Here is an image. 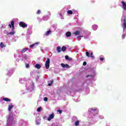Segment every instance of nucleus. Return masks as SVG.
<instances>
[{"label":"nucleus","instance_id":"37","mask_svg":"<svg viewBox=\"0 0 126 126\" xmlns=\"http://www.w3.org/2000/svg\"><path fill=\"white\" fill-rule=\"evenodd\" d=\"M87 63L86 62H84L83 63V65H86Z\"/></svg>","mask_w":126,"mask_h":126},{"label":"nucleus","instance_id":"22","mask_svg":"<svg viewBox=\"0 0 126 126\" xmlns=\"http://www.w3.org/2000/svg\"><path fill=\"white\" fill-rule=\"evenodd\" d=\"M51 31H47L46 33H45V35L46 36H48V35H49V34H51Z\"/></svg>","mask_w":126,"mask_h":126},{"label":"nucleus","instance_id":"29","mask_svg":"<svg viewBox=\"0 0 126 126\" xmlns=\"http://www.w3.org/2000/svg\"><path fill=\"white\" fill-rule=\"evenodd\" d=\"M14 32H10L9 33V35H14Z\"/></svg>","mask_w":126,"mask_h":126},{"label":"nucleus","instance_id":"33","mask_svg":"<svg viewBox=\"0 0 126 126\" xmlns=\"http://www.w3.org/2000/svg\"><path fill=\"white\" fill-rule=\"evenodd\" d=\"M10 71L11 73L10 74H8V75H9V76H10V75H11L13 73V71Z\"/></svg>","mask_w":126,"mask_h":126},{"label":"nucleus","instance_id":"34","mask_svg":"<svg viewBox=\"0 0 126 126\" xmlns=\"http://www.w3.org/2000/svg\"><path fill=\"white\" fill-rule=\"evenodd\" d=\"M60 16H63V13H62V12L59 13Z\"/></svg>","mask_w":126,"mask_h":126},{"label":"nucleus","instance_id":"41","mask_svg":"<svg viewBox=\"0 0 126 126\" xmlns=\"http://www.w3.org/2000/svg\"><path fill=\"white\" fill-rule=\"evenodd\" d=\"M36 125H40V122H37Z\"/></svg>","mask_w":126,"mask_h":126},{"label":"nucleus","instance_id":"20","mask_svg":"<svg viewBox=\"0 0 126 126\" xmlns=\"http://www.w3.org/2000/svg\"><path fill=\"white\" fill-rule=\"evenodd\" d=\"M29 49L28 48H24L22 50V53H25V52H27L28 51Z\"/></svg>","mask_w":126,"mask_h":126},{"label":"nucleus","instance_id":"4","mask_svg":"<svg viewBox=\"0 0 126 126\" xmlns=\"http://www.w3.org/2000/svg\"><path fill=\"white\" fill-rule=\"evenodd\" d=\"M32 85H30L29 84H27L26 85L27 89L28 90H29V89H33L34 88V83L32 82Z\"/></svg>","mask_w":126,"mask_h":126},{"label":"nucleus","instance_id":"5","mask_svg":"<svg viewBox=\"0 0 126 126\" xmlns=\"http://www.w3.org/2000/svg\"><path fill=\"white\" fill-rule=\"evenodd\" d=\"M20 26L21 27H22L23 28H25V27H27V25L26 23L23 22H21L19 24Z\"/></svg>","mask_w":126,"mask_h":126},{"label":"nucleus","instance_id":"31","mask_svg":"<svg viewBox=\"0 0 126 126\" xmlns=\"http://www.w3.org/2000/svg\"><path fill=\"white\" fill-rule=\"evenodd\" d=\"M36 13L37 14H40L41 13V11L40 10H38Z\"/></svg>","mask_w":126,"mask_h":126},{"label":"nucleus","instance_id":"35","mask_svg":"<svg viewBox=\"0 0 126 126\" xmlns=\"http://www.w3.org/2000/svg\"><path fill=\"white\" fill-rule=\"evenodd\" d=\"M65 58L66 60H69V58L68 57V56H66L65 57Z\"/></svg>","mask_w":126,"mask_h":126},{"label":"nucleus","instance_id":"45","mask_svg":"<svg viewBox=\"0 0 126 126\" xmlns=\"http://www.w3.org/2000/svg\"><path fill=\"white\" fill-rule=\"evenodd\" d=\"M39 120H41V119H40V118H39Z\"/></svg>","mask_w":126,"mask_h":126},{"label":"nucleus","instance_id":"1","mask_svg":"<svg viewBox=\"0 0 126 126\" xmlns=\"http://www.w3.org/2000/svg\"><path fill=\"white\" fill-rule=\"evenodd\" d=\"M125 17H123L121 19L122 27L123 28V35H122V39H125L126 35V21Z\"/></svg>","mask_w":126,"mask_h":126},{"label":"nucleus","instance_id":"43","mask_svg":"<svg viewBox=\"0 0 126 126\" xmlns=\"http://www.w3.org/2000/svg\"><path fill=\"white\" fill-rule=\"evenodd\" d=\"M61 19H63V17H61Z\"/></svg>","mask_w":126,"mask_h":126},{"label":"nucleus","instance_id":"23","mask_svg":"<svg viewBox=\"0 0 126 126\" xmlns=\"http://www.w3.org/2000/svg\"><path fill=\"white\" fill-rule=\"evenodd\" d=\"M11 24L12 27V28H14V22L13 21H11Z\"/></svg>","mask_w":126,"mask_h":126},{"label":"nucleus","instance_id":"2","mask_svg":"<svg viewBox=\"0 0 126 126\" xmlns=\"http://www.w3.org/2000/svg\"><path fill=\"white\" fill-rule=\"evenodd\" d=\"M16 119L13 117V115L12 114H10L8 117L7 123L8 124H11V125H14L15 124V121Z\"/></svg>","mask_w":126,"mask_h":126},{"label":"nucleus","instance_id":"21","mask_svg":"<svg viewBox=\"0 0 126 126\" xmlns=\"http://www.w3.org/2000/svg\"><path fill=\"white\" fill-rule=\"evenodd\" d=\"M79 123H80L79 120H78V121H76L75 123V126H79Z\"/></svg>","mask_w":126,"mask_h":126},{"label":"nucleus","instance_id":"32","mask_svg":"<svg viewBox=\"0 0 126 126\" xmlns=\"http://www.w3.org/2000/svg\"><path fill=\"white\" fill-rule=\"evenodd\" d=\"M44 101H45V102H47V101H48V98L44 97Z\"/></svg>","mask_w":126,"mask_h":126},{"label":"nucleus","instance_id":"9","mask_svg":"<svg viewBox=\"0 0 126 126\" xmlns=\"http://www.w3.org/2000/svg\"><path fill=\"white\" fill-rule=\"evenodd\" d=\"M86 56L89 57V58L90 57H91V58H94V56H93V52L91 53V56H90L89 53L88 52H87L86 53Z\"/></svg>","mask_w":126,"mask_h":126},{"label":"nucleus","instance_id":"14","mask_svg":"<svg viewBox=\"0 0 126 126\" xmlns=\"http://www.w3.org/2000/svg\"><path fill=\"white\" fill-rule=\"evenodd\" d=\"M65 35L67 37H70V36H71V32H66L65 33Z\"/></svg>","mask_w":126,"mask_h":126},{"label":"nucleus","instance_id":"3","mask_svg":"<svg viewBox=\"0 0 126 126\" xmlns=\"http://www.w3.org/2000/svg\"><path fill=\"white\" fill-rule=\"evenodd\" d=\"M50 63H51L50 59L47 58V60L45 62V67L47 69H49L50 68Z\"/></svg>","mask_w":126,"mask_h":126},{"label":"nucleus","instance_id":"40","mask_svg":"<svg viewBox=\"0 0 126 126\" xmlns=\"http://www.w3.org/2000/svg\"><path fill=\"white\" fill-rule=\"evenodd\" d=\"M100 61H104V58H101L100 59Z\"/></svg>","mask_w":126,"mask_h":126},{"label":"nucleus","instance_id":"17","mask_svg":"<svg viewBox=\"0 0 126 126\" xmlns=\"http://www.w3.org/2000/svg\"><path fill=\"white\" fill-rule=\"evenodd\" d=\"M39 44V42H36V43L32 44L30 46V48H33V47H35L36 45Z\"/></svg>","mask_w":126,"mask_h":126},{"label":"nucleus","instance_id":"6","mask_svg":"<svg viewBox=\"0 0 126 126\" xmlns=\"http://www.w3.org/2000/svg\"><path fill=\"white\" fill-rule=\"evenodd\" d=\"M122 7L124 9V10H126V3L125 1H122Z\"/></svg>","mask_w":126,"mask_h":126},{"label":"nucleus","instance_id":"16","mask_svg":"<svg viewBox=\"0 0 126 126\" xmlns=\"http://www.w3.org/2000/svg\"><path fill=\"white\" fill-rule=\"evenodd\" d=\"M98 28V26L96 25H93V30H97V29Z\"/></svg>","mask_w":126,"mask_h":126},{"label":"nucleus","instance_id":"15","mask_svg":"<svg viewBox=\"0 0 126 126\" xmlns=\"http://www.w3.org/2000/svg\"><path fill=\"white\" fill-rule=\"evenodd\" d=\"M3 100L5 101V102H10V99L7 97L3 98Z\"/></svg>","mask_w":126,"mask_h":126},{"label":"nucleus","instance_id":"42","mask_svg":"<svg viewBox=\"0 0 126 126\" xmlns=\"http://www.w3.org/2000/svg\"><path fill=\"white\" fill-rule=\"evenodd\" d=\"M9 27H10V28H11V25L9 24Z\"/></svg>","mask_w":126,"mask_h":126},{"label":"nucleus","instance_id":"39","mask_svg":"<svg viewBox=\"0 0 126 126\" xmlns=\"http://www.w3.org/2000/svg\"><path fill=\"white\" fill-rule=\"evenodd\" d=\"M82 37H83V35L78 36L77 38H81Z\"/></svg>","mask_w":126,"mask_h":126},{"label":"nucleus","instance_id":"10","mask_svg":"<svg viewBox=\"0 0 126 126\" xmlns=\"http://www.w3.org/2000/svg\"><path fill=\"white\" fill-rule=\"evenodd\" d=\"M26 80V78H23L22 79H20L19 82H20V83H21L22 84H23V83H24V82H25Z\"/></svg>","mask_w":126,"mask_h":126},{"label":"nucleus","instance_id":"25","mask_svg":"<svg viewBox=\"0 0 126 126\" xmlns=\"http://www.w3.org/2000/svg\"><path fill=\"white\" fill-rule=\"evenodd\" d=\"M0 48H3V47H4V44L2 42H1L0 44Z\"/></svg>","mask_w":126,"mask_h":126},{"label":"nucleus","instance_id":"38","mask_svg":"<svg viewBox=\"0 0 126 126\" xmlns=\"http://www.w3.org/2000/svg\"><path fill=\"white\" fill-rule=\"evenodd\" d=\"M57 112H59L60 114H62V111H61V110H58L57 111Z\"/></svg>","mask_w":126,"mask_h":126},{"label":"nucleus","instance_id":"13","mask_svg":"<svg viewBox=\"0 0 126 126\" xmlns=\"http://www.w3.org/2000/svg\"><path fill=\"white\" fill-rule=\"evenodd\" d=\"M97 111V109L91 108L89 110V112H91V113H94V112Z\"/></svg>","mask_w":126,"mask_h":126},{"label":"nucleus","instance_id":"27","mask_svg":"<svg viewBox=\"0 0 126 126\" xmlns=\"http://www.w3.org/2000/svg\"><path fill=\"white\" fill-rule=\"evenodd\" d=\"M67 13H68V14H72V11H71V10H68V11H67Z\"/></svg>","mask_w":126,"mask_h":126},{"label":"nucleus","instance_id":"19","mask_svg":"<svg viewBox=\"0 0 126 126\" xmlns=\"http://www.w3.org/2000/svg\"><path fill=\"white\" fill-rule=\"evenodd\" d=\"M35 67L36 68H38V69L41 68V65H40L39 64H35Z\"/></svg>","mask_w":126,"mask_h":126},{"label":"nucleus","instance_id":"24","mask_svg":"<svg viewBox=\"0 0 126 126\" xmlns=\"http://www.w3.org/2000/svg\"><path fill=\"white\" fill-rule=\"evenodd\" d=\"M65 50H66V47H65V46H63L62 48V51H63V52H64Z\"/></svg>","mask_w":126,"mask_h":126},{"label":"nucleus","instance_id":"44","mask_svg":"<svg viewBox=\"0 0 126 126\" xmlns=\"http://www.w3.org/2000/svg\"><path fill=\"white\" fill-rule=\"evenodd\" d=\"M46 117H43V119H45Z\"/></svg>","mask_w":126,"mask_h":126},{"label":"nucleus","instance_id":"26","mask_svg":"<svg viewBox=\"0 0 126 126\" xmlns=\"http://www.w3.org/2000/svg\"><path fill=\"white\" fill-rule=\"evenodd\" d=\"M53 83H54V81L51 80V83L48 84V86H52V84H53Z\"/></svg>","mask_w":126,"mask_h":126},{"label":"nucleus","instance_id":"12","mask_svg":"<svg viewBox=\"0 0 126 126\" xmlns=\"http://www.w3.org/2000/svg\"><path fill=\"white\" fill-rule=\"evenodd\" d=\"M80 33H81V31H77L75 32H74L73 33V34L74 35H75L76 36H77V35H79V34H80Z\"/></svg>","mask_w":126,"mask_h":126},{"label":"nucleus","instance_id":"8","mask_svg":"<svg viewBox=\"0 0 126 126\" xmlns=\"http://www.w3.org/2000/svg\"><path fill=\"white\" fill-rule=\"evenodd\" d=\"M8 111L9 112H10V111H11V109H12V108H13V107H14V106L13 105V104L12 103H10L9 105H8Z\"/></svg>","mask_w":126,"mask_h":126},{"label":"nucleus","instance_id":"36","mask_svg":"<svg viewBox=\"0 0 126 126\" xmlns=\"http://www.w3.org/2000/svg\"><path fill=\"white\" fill-rule=\"evenodd\" d=\"M26 67H27V68L29 67V64H28V63L26 64Z\"/></svg>","mask_w":126,"mask_h":126},{"label":"nucleus","instance_id":"28","mask_svg":"<svg viewBox=\"0 0 126 126\" xmlns=\"http://www.w3.org/2000/svg\"><path fill=\"white\" fill-rule=\"evenodd\" d=\"M41 107L38 108L37 109V112H41Z\"/></svg>","mask_w":126,"mask_h":126},{"label":"nucleus","instance_id":"30","mask_svg":"<svg viewBox=\"0 0 126 126\" xmlns=\"http://www.w3.org/2000/svg\"><path fill=\"white\" fill-rule=\"evenodd\" d=\"M89 76H91L92 77H94V75L89 74V75H88V76H87V77H89Z\"/></svg>","mask_w":126,"mask_h":126},{"label":"nucleus","instance_id":"11","mask_svg":"<svg viewBox=\"0 0 126 126\" xmlns=\"http://www.w3.org/2000/svg\"><path fill=\"white\" fill-rule=\"evenodd\" d=\"M55 117V115L54 114H52L51 115H50L49 117V118H48L47 120L50 121H51V120H52V119L53 118H54Z\"/></svg>","mask_w":126,"mask_h":126},{"label":"nucleus","instance_id":"18","mask_svg":"<svg viewBox=\"0 0 126 126\" xmlns=\"http://www.w3.org/2000/svg\"><path fill=\"white\" fill-rule=\"evenodd\" d=\"M57 50L58 51V53H61V52H62V48L60 46L58 47L57 48Z\"/></svg>","mask_w":126,"mask_h":126},{"label":"nucleus","instance_id":"7","mask_svg":"<svg viewBox=\"0 0 126 126\" xmlns=\"http://www.w3.org/2000/svg\"><path fill=\"white\" fill-rule=\"evenodd\" d=\"M61 66H62V67H66V68H69L70 67L69 65L64 63H62Z\"/></svg>","mask_w":126,"mask_h":126}]
</instances>
